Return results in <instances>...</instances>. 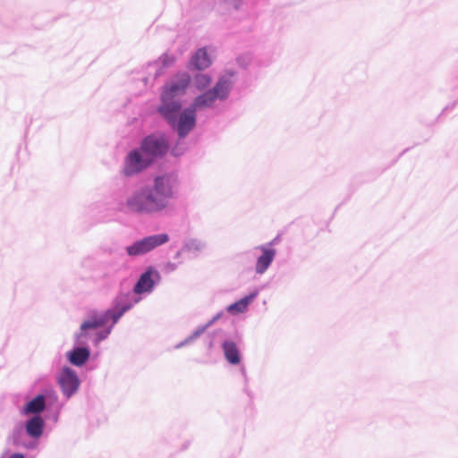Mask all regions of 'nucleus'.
<instances>
[{
    "instance_id": "20",
    "label": "nucleus",
    "mask_w": 458,
    "mask_h": 458,
    "mask_svg": "<svg viewBox=\"0 0 458 458\" xmlns=\"http://www.w3.org/2000/svg\"><path fill=\"white\" fill-rule=\"evenodd\" d=\"M10 458H24L22 454H14L13 455H11Z\"/></svg>"
},
{
    "instance_id": "4",
    "label": "nucleus",
    "mask_w": 458,
    "mask_h": 458,
    "mask_svg": "<svg viewBox=\"0 0 458 458\" xmlns=\"http://www.w3.org/2000/svg\"><path fill=\"white\" fill-rule=\"evenodd\" d=\"M168 241L169 236L167 233L150 235L140 239L133 242L131 245L126 247V252L131 257L144 255L153 250L157 247L166 243Z\"/></svg>"
},
{
    "instance_id": "17",
    "label": "nucleus",
    "mask_w": 458,
    "mask_h": 458,
    "mask_svg": "<svg viewBox=\"0 0 458 458\" xmlns=\"http://www.w3.org/2000/svg\"><path fill=\"white\" fill-rule=\"evenodd\" d=\"M253 297L254 295H250L241 299L240 301L231 304L228 307L227 310L233 314L243 312L247 309L249 303L250 302Z\"/></svg>"
},
{
    "instance_id": "16",
    "label": "nucleus",
    "mask_w": 458,
    "mask_h": 458,
    "mask_svg": "<svg viewBox=\"0 0 458 458\" xmlns=\"http://www.w3.org/2000/svg\"><path fill=\"white\" fill-rule=\"evenodd\" d=\"M46 407V402L44 395H37L31 401H30L24 408V412L29 413H38L42 411Z\"/></svg>"
},
{
    "instance_id": "5",
    "label": "nucleus",
    "mask_w": 458,
    "mask_h": 458,
    "mask_svg": "<svg viewBox=\"0 0 458 458\" xmlns=\"http://www.w3.org/2000/svg\"><path fill=\"white\" fill-rule=\"evenodd\" d=\"M230 85L231 82L228 80H219L211 90L195 98L192 107L194 109L208 107L216 98H225L229 92Z\"/></svg>"
},
{
    "instance_id": "19",
    "label": "nucleus",
    "mask_w": 458,
    "mask_h": 458,
    "mask_svg": "<svg viewBox=\"0 0 458 458\" xmlns=\"http://www.w3.org/2000/svg\"><path fill=\"white\" fill-rule=\"evenodd\" d=\"M204 247V244L197 239H191L189 240L183 249L190 252H197L200 251Z\"/></svg>"
},
{
    "instance_id": "8",
    "label": "nucleus",
    "mask_w": 458,
    "mask_h": 458,
    "mask_svg": "<svg viewBox=\"0 0 458 458\" xmlns=\"http://www.w3.org/2000/svg\"><path fill=\"white\" fill-rule=\"evenodd\" d=\"M58 383L62 388L63 393L67 397H70L72 394H73L80 386V381L75 372L69 368H64L62 369L58 377Z\"/></svg>"
},
{
    "instance_id": "14",
    "label": "nucleus",
    "mask_w": 458,
    "mask_h": 458,
    "mask_svg": "<svg viewBox=\"0 0 458 458\" xmlns=\"http://www.w3.org/2000/svg\"><path fill=\"white\" fill-rule=\"evenodd\" d=\"M223 350L225 359L233 365L240 363V355L236 344L233 342H225L223 344Z\"/></svg>"
},
{
    "instance_id": "11",
    "label": "nucleus",
    "mask_w": 458,
    "mask_h": 458,
    "mask_svg": "<svg viewBox=\"0 0 458 458\" xmlns=\"http://www.w3.org/2000/svg\"><path fill=\"white\" fill-rule=\"evenodd\" d=\"M153 274L154 271L152 270V268H148L140 276V279L138 280L134 287V292L136 293L140 294L152 290L155 284L154 280L152 278Z\"/></svg>"
},
{
    "instance_id": "21",
    "label": "nucleus",
    "mask_w": 458,
    "mask_h": 458,
    "mask_svg": "<svg viewBox=\"0 0 458 458\" xmlns=\"http://www.w3.org/2000/svg\"><path fill=\"white\" fill-rule=\"evenodd\" d=\"M173 152H174V154L175 156H178V155L180 154V153L176 152V150H175V149H174V150H173Z\"/></svg>"
},
{
    "instance_id": "13",
    "label": "nucleus",
    "mask_w": 458,
    "mask_h": 458,
    "mask_svg": "<svg viewBox=\"0 0 458 458\" xmlns=\"http://www.w3.org/2000/svg\"><path fill=\"white\" fill-rule=\"evenodd\" d=\"M44 421L39 416H34L26 424L27 433L32 437H38L42 435Z\"/></svg>"
},
{
    "instance_id": "2",
    "label": "nucleus",
    "mask_w": 458,
    "mask_h": 458,
    "mask_svg": "<svg viewBox=\"0 0 458 458\" xmlns=\"http://www.w3.org/2000/svg\"><path fill=\"white\" fill-rule=\"evenodd\" d=\"M191 78L187 73H182L178 76L175 82L165 87L162 93V105L159 106V113L168 121L170 124H174L175 117L181 109V105L174 98L185 92Z\"/></svg>"
},
{
    "instance_id": "3",
    "label": "nucleus",
    "mask_w": 458,
    "mask_h": 458,
    "mask_svg": "<svg viewBox=\"0 0 458 458\" xmlns=\"http://www.w3.org/2000/svg\"><path fill=\"white\" fill-rule=\"evenodd\" d=\"M123 312L119 314L106 311L101 314H94L89 318L85 320L81 326V333L77 335V343L79 344H85L87 339L91 337L90 331H97L92 336V341L95 344L104 340L110 333V329L98 331L99 328L105 327L109 319H113V323H116Z\"/></svg>"
},
{
    "instance_id": "1",
    "label": "nucleus",
    "mask_w": 458,
    "mask_h": 458,
    "mask_svg": "<svg viewBox=\"0 0 458 458\" xmlns=\"http://www.w3.org/2000/svg\"><path fill=\"white\" fill-rule=\"evenodd\" d=\"M173 195L170 179L158 176L152 188L143 187L133 192L126 200V208L138 214L159 212L167 207Z\"/></svg>"
},
{
    "instance_id": "9",
    "label": "nucleus",
    "mask_w": 458,
    "mask_h": 458,
    "mask_svg": "<svg viewBox=\"0 0 458 458\" xmlns=\"http://www.w3.org/2000/svg\"><path fill=\"white\" fill-rule=\"evenodd\" d=\"M171 125L173 127L176 126L180 138L185 137L195 126V109L193 107L185 109L181 114L178 123L175 121L174 124Z\"/></svg>"
},
{
    "instance_id": "15",
    "label": "nucleus",
    "mask_w": 458,
    "mask_h": 458,
    "mask_svg": "<svg viewBox=\"0 0 458 458\" xmlns=\"http://www.w3.org/2000/svg\"><path fill=\"white\" fill-rule=\"evenodd\" d=\"M89 357V351L86 348H76L69 356L70 362L76 366H81Z\"/></svg>"
},
{
    "instance_id": "12",
    "label": "nucleus",
    "mask_w": 458,
    "mask_h": 458,
    "mask_svg": "<svg viewBox=\"0 0 458 458\" xmlns=\"http://www.w3.org/2000/svg\"><path fill=\"white\" fill-rule=\"evenodd\" d=\"M191 64L197 70H203L211 64V59L206 48H199L191 57Z\"/></svg>"
},
{
    "instance_id": "10",
    "label": "nucleus",
    "mask_w": 458,
    "mask_h": 458,
    "mask_svg": "<svg viewBox=\"0 0 458 458\" xmlns=\"http://www.w3.org/2000/svg\"><path fill=\"white\" fill-rule=\"evenodd\" d=\"M262 255L258 258L256 272L263 274L270 266L276 256V250L267 246H260Z\"/></svg>"
},
{
    "instance_id": "18",
    "label": "nucleus",
    "mask_w": 458,
    "mask_h": 458,
    "mask_svg": "<svg viewBox=\"0 0 458 458\" xmlns=\"http://www.w3.org/2000/svg\"><path fill=\"white\" fill-rule=\"evenodd\" d=\"M194 83L199 89H204L211 83V78L208 74L199 73L195 76Z\"/></svg>"
},
{
    "instance_id": "6",
    "label": "nucleus",
    "mask_w": 458,
    "mask_h": 458,
    "mask_svg": "<svg viewBox=\"0 0 458 458\" xmlns=\"http://www.w3.org/2000/svg\"><path fill=\"white\" fill-rule=\"evenodd\" d=\"M152 163L147 154L140 149L132 150L126 158L124 173L126 175H132L140 173Z\"/></svg>"
},
{
    "instance_id": "7",
    "label": "nucleus",
    "mask_w": 458,
    "mask_h": 458,
    "mask_svg": "<svg viewBox=\"0 0 458 458\" xmlns=\"http://www.w3.org/2000/svg\"><path fill=\"white\" fill-rule=\"evenodd\" d=\"M141 148L153 161L156 157L165 154L168 146L165 138L149 136L143 140Z\"/></svg>"
}]
</instances>
